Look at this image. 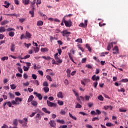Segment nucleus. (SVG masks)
Wrapping results in <instances>:
<instances>
[{
    "label": "nucleus",
    "instance_id": "nucleus-51",
    "mask_svg": "<svg viewBox=\"0 0 128 128\" xmlns=\"http://www.w3.org/2000/svg\"><path fill=\"white\" fill-rule=\"evenodd\" d=\"M8 21H7V20H4V22H1V24H2V26H4V24H8Z\"/></svg>",
    "mask_w": 128,
    "mask_h": 128
},
{
    "label": "nucleus",
    "instance_id": "nucleus-61",
    "mask_svg": "<svg viewBox=\"0 0 128 128\" xmlns=\"http://www.w3.org/2000/svg\"><path fill=\"white\" fill-rule=\"evenodd\" d=\"M91 114H92L93 116H96V112H94V110H92L90 112Z\"/></svg>",
    "mask_w": 128,
    "mask_h": 128
},
{
    "label": "nucleus",
    "instance_id": "nucleus-48",
    "mask_svg": "<svg viewBox=\"0 0 128 128\" xmlns=\"http://www.w3.org/2000/svg\"><path fill=\"white\" fill-rule=\"evenodd\" d=\"M122 82H128V78H124L120 80Z\"/></svg>",
    "mask_w": 128,
    "mask_h": 128
},
{
    "label": "nucleus",
    "instance_id": "nucleus-40",
    "mask_svg": "<svg viewBox=\"0 0 128 128\" xmlns=\"http://www.w3.org/2000/svg\"><path fill=\"white\" fill-rule=\"evenodd\" d=\"M76 108H82V105H80V104L77 103L76 106Z\"/></svg>",
    "mask_w": 128,
    "mask_h": 128
},
{
    "label": "nucleus",
    "instance_id": "nucleus-24",
    "mask_svg": "<svg viewBox=\"0 0 128 128\" xmlns=\"http://www.w3.org/2000/svg\"><path fill=\"white\" fill-rule=\"evenodd\" d=\"M18 119H14L13 120V124L14 126H18Z\"/></svg>",
    "mask_w": 128,
    "mask_h": 128
},
{
    "label": "nucleus",
    "instance_id": "nucleus-7",
    "mask_svg": "<svg viewBox=\"0 0 128 128\" xmlns=\"http://www.w3.org/2000/svg\"><path fill=\"white\" fill-rule=\"evenodd\" d=\"M92 80H96V82H98V80H100V76H96L95 74L92 77Z\"/></svg>",
    "mask_w": 128,
    "mask_h": 128
},
{
    "label": "nucleus",
    "instance_id": "nucleus-5",
    "mask_svg": "<svg viewBox=\"0 0 128 128\" xmlns=\"http://www.w3.org/2000/svg\"><path fill=\"white\" fill-rule=\"evenodd\" d=\"M49 124H50V126H52V128H56V122H54V120H50Z\"/></svg>",
    "mask_w": 128,
    "mask_h": 128
},
{
    "label": "nucleus",
    "instance_id": "nucleus-13",
    "mask_svg": "<svg viewBox=\"0 0 128 128\" xmlns=\"http://www.w3.org/2000/svg\"><path fill=\"white\" fill-rule=\"evenodd\" d=\"M31 104H32L33 106H35L36 108V106H38V102H36V100H33L31 102Z\"/></svg>",
    "mask_w": 128,
    "mask_h": 128
},
{
    "label": "nucleus",
    "instance_id": "nucleus-11",
    "mask_svg": "<svg viewBox=\"0 0 128 128\" xmlns=\"http://www.w3.org/2000/svg\"><path fill=\"white\" fill-rule=\"evenodd\" d=\"M24 38H32V34L28 32H26Z\"/></svg>",
    "mask_w": 128,
    "mask_h": 128
},
{
    "label": "nucleus",
    "instance_id": "nucleus-4",
    "mask_svg": "<svg viewBox=\"0 0 128 128\" xmlns=\"http://www.w3.org/2000/svg\"><path fill=\"white\" fill-rule=\"evenodd\" d=\"M34 94L36 98H38L40 100H42V94L34 92Z\"/></svg>",
    "mask_w": 128,
    "mask_h": 128
},
{
    "label": "nucleus",
    "instance_id": "nucleus-27",
    "mask_svg": "<svg viewBox=\"0 0 128 128\" xmlns=\"http://www.w3.org/2000/svg\"><path fill=\"white\" fill-rule=\"evenodd\" d=\"M7 106H9V108H14V106H12V102L8 101L7 102Z\"/></svg>",
    "mask_w": 128,
    "mask_h": 128
},
{
    "label": "nucleus",
    "instance_id": "nucleus-43",
    "mask_svg": "<svg viewBox=\"0 0 128 128\" xmlns=\"http://www.w3.org/2000/svg\"><path fill=\"white\" fill-rule=\"evenodd\" d=\"M98 81H96L95 82H94L93 83V86H94V88H96V86H98Z\"/></svg>",
    "mask_w": 128,
    "mask_h": 128
},
{
    "label": "nucleus",
    "instance_id": "nucleus-18",
    "mask_svg": "<svg viewBox=\"0 0 128 128\" xmlns=\"http://www.w3.org/2000/svg\"><path fill=\"white\" fill-rule=\"evenodd\" d=\"M4 8H8V6H10V3L8 2L5 1L4 2Z\"/></svg>",
    "mask_w": 128,
    "mask_h": 128
},
{
    "label": "nucleus",
    "instance_id": "nucleus-16",
    "mask_svg": "<svg viewBox=\"0 0 128 128\" xmlns=\"http://www.w3.org/2000/svg\"><path fill=\"white\" fill-rule=\"evenodd\" d=\"M32 100H34V96L31 95L29 96V98H28V102H32Z\"/></svg>",
    "mask_w": 128,
    "mask_h": 128
},
{
    "label": "nucleus",
    "instance_id": "nucleus-59",
    "mask_svg": "<svg viewBox=\"0 0 128 128\" xmlns=\"http://www.w3.org/2000/svg\"><path fill=\"white\" fill-rule=\"evenodd\" d=\"M118 92H126V90H124V88H121L120 89L118 90Z\"/></svg>",
    "mask_w": 128,
    "mask_h": 128
},
{
    "label": "nucleus",
    "instance_id": "nucleus-34",
    "mask_svg": "<svg viewBox=\"0 0 128 128\" xmlns=\"http://www.w3.org/2000/svg\"><path fill=\"white\" fill-rule=\"evenodd\" d=\"M24 46H26V48H28L30 46H32V44L30 43L29 44H26V43H24Z\"/></svg>",
    "mask_w": 128,
    "mask_h": 128
},
{
    "label": "nucleus",
    "instance_id": "nucleus-38",
    "mask_svg": "<svg viewBox=\"0 0 128 128\" xmlns=\"http://www.w3.org/2000/svg\"><path fill=\"white\" fill-rule=\"evenodd\" d=\"M46 78L47 80H49L50 82H52V77H50V76L47 75L46 76Z\"/></svg>",
    "mask_w": 128,
    "mask_h": 128
},
{
    "label": "nucleus",
    "instance_id": "nucleus-37",
    "mask_svg": "<svg viewBox=\"0 0 128 128\" xmlns=\"http://www.w3.org/2000/svg\"><path fill=\"white\" fill-rule=\"evenodd\" d=\"M11 90H16V86L14 85V84H10V85Z\"/></svg>",
    "mask_w": 128,
    "mask_h": 128
},
{
    "label": "nucleus",
    "instance_id": "nucleus-58",
    "mask_svg": "<svg viewBox=\"0 0 128 128\" xmlns=\"http://www.w3.org/2000/svg\"><path fill=\"white\" fill-rule=\"evenodd\" d=\"M23 122L24 123H26L28 122V118H23Z\"/></svg>",
    "mask_w": 128,
    "mask_h": 128
},
{
    "label": "nucleus",
    "instance_id": "nucleus-19",
    "mask_svg": "<svg viewBox=\"0 0 128 128\" xmlns=\"http://www.w3.org/2000/svg\"><path fill=\"white\" fill-rule=\"evenodd\" d=\"M44 22L42 20H38L37 22V26H43Z\"/></svg>",
    "mask_w": 128,
    "mask_h": 128
},
{
    "label": "nucleus",
    "instance_id": "nucleus-30",
    "mask_svg": "<svg viewBox=\"0 0 128 128\" xmlns=\"http://www.w3.org/2000/svg\"><path fill=\"white\" fill-rule=\"evenodd\" d=\"M8 60V56H4L1 58V60H2L3 62H4V60Z\"/></svg>",
    "mask_w": 128,
    "mask_h": 128
},
{
    "label": "nucleus",
    "instance_id": "nucleus-55",
    "mask_svg": "<svg viewBox=\"0 0 128 128\" xmlns=\"http://www.w3.org/2000/svg\"><path fill=\"white\" fill-rule=\"evenodd\" d=\"M90 98V96H88L87 95L85 96H84L86 100H89Z\"/></svg>",
    "mask_w": 128,
    "mask_h": 128
},
{
    "label": "nucleus",
    "instance_id": "nucleus-2",
    "mask_svg": "<svg viewBox=\"0 0 128 128\" xmlns=\"http://www.w3.org/2000/svg\"><path fill=\"white\" fill-rule=\"evenodd\" d=\"M47 105L48 106H50V108H56V104L50 102V101L47 100Z\"/></svg>",
    "mask_w": 128,
    "mask_h": 128
},
{
    "label": "nucleus",
    "instance_id": "nucleus-32",
    "mask_svg": "<svg viewBox=\"0 0 128 128\" xmlns=\"http://www.w3.org/2000/svg\"><path fill=\"white\" fill-rule=\"evenodd\" d=\"M34 112H36V114H42V111H40V109L38 108H36V110H34Z\"/></svg>",
    "mask_w": 128,
    "mask_h": 128
},
{
    "label": "nucleus",
    "instance_id": "nucleus-29",
    "mask_svg": "<svg viewBox=\"0 0 128 128\" xmlns=\"http://www.w3.org/2000/svg\"><path fill=\"white\" fill-rule=\"evenodd\" d=\"M6 32V28L4 27L0 28V32Z\"/></svg>",
    "mask_w": 128,
    "mask_h": 128
},
{
    "label": "nucleus",
    "instance_id": "nucleus-1",
    "mask_svg": "<svg viewBox=\"0 0 128 128\" xmlns=\"http://www.w3.org/2000/svg\"><path fill=\"white\" fill-rule=\"evenodd\" d=\"M62 22H64L66 26H67L68 28H70V26H72V22L71 20H66L64 18L62 20Z\"/></svg>",
    "mask_w": 128,
    "mask_h": 128
},
{
    "label": "nucleus",
    "instance_id": "nucleus-49",
    "mask_svg": "<svg viewBox=\"0 0 128 128\" xmlns=\"http://www.w3.org/2000/svg\"><path fill=\"white\" fill-rule=\"evenodd\" d=\"M98 100H104V97H102V95H100V96H98Z\"/></svg>",
    "mask_w": 128,
    "mask_h": 128
},
{
    "label": "nucleus",
    "instance_id": "nucleus-6",
    "mask_svg": "<svg viewBox=\"0 0 128 128\" xmlns=\"http://www.w3.org/2000/svg\"><path fill=\"white\" fill-rule=\"evenodd\" d=\"M113 54H118V46H115L113 48Z\"/></svg>",
    "mask_w": 128,
    "mask_h": 128
},
{
    "label": "nucleus",
    "instance_id": "nucleus-39",
    "mask_svg": "<svg viewBox=\"0 0 128 128\" xmlns=\"http://www.w3.org/2000/svg\"><path fill=\"white\" fill-rule=\"evenodd\" d=\"M87 106H88V108H91L92 106H94V103L92 102H88L87 104Z\"/></svg>",
    "mask_w": 128,
    "mask_h": 128
},
{
    "label": "nucleus",
    "instance_id": "nucleus-53",
    "mask_svg": "<svg viewBox=\"0 0 128 128\" xmlns=\"http://www.w3.org/2000/svg\"><path fill=\"white\" fill-rule=\"evenodd\" d=\"M34 52L35 54L36 52H38L40 51V48L38 47L34 49Z\"/></svg>",
    "mask_w": 128,
    "mask_h": 128
},
{
    "label": "nucleus",
    "instance_id": "nucleus-46",
    "mask_svg": "<svg viewBox=\"0 0 128 128\" xmlns=\"http://www.w3.org/2000/svg\"><path fill=\"white\" fill-rule=\"evenodd\" d=\"M24 4H28L30 2V0H24L23 2Z\"/></svg>",
    "mask_w": 128,
    "mask_h": 128
},
{
    "label": "nucleus",
    "instance_id": "nucleus-17",
    "mask_svg": "<svg viewBox=\"0 0 128 128\" xmlns=\"http://www.w3.org/2000/svg\"><path fill=\"white\" fill-rule=\"evenodd\" d=\"M55 59L56 60L57 62H58V64H62V60L58 58V57L55 58Z\"/></svg>",
    "mask_w": 128,
    "mask_h": 128
},
{
    "label": "nucleus",
    "instance_id": "nucleus-14",
    "mask_svg": "<svg viewBox=\"0 0 128 128\" xmlns=\"http://www.w3.org/2000/svg\"><path fill=\"white\" fill-rule=\"evenodd\" d=\"M42 110L45 112V114H50V112L48 110V109L46 108H42Z\"/></svg>",
    "mask_w": 128,
    "mask_h": 128
},
{
    "label": "nucleus",
    "instance_id": "nucleus-50",
    "mask_svg": "<svg viewBox=\"0 0 128 128\" xmlns=\"http://www.w3.org/2000/svg\"><path fill=\"white\" fill-rule=\"evenodd\" d=\"M6 30L8 32H12V30H16L12 28H9L8 29H6Z\"/></svg>",
    "mask_w": 128,
    "mask_h": 128
},
{
    "label": "nucleus",
    "instance_id": "nucleus-36",
    "mask_svg": "<svg viewBox=\"0 0 128 128\" xmlns=\"http://www.w3.org/2000/svg\"><path fill=\"white\" fill-rule=\"evenodd\" d=\"M15 48H14V44H12L11 46H10V50L11 52H14V50H15Z\"/></svg>",
    "mask_w": 128,
    "mask_h": 128
},
{
    "label": "nucleus",
    "instance_id": "nucleus-52",
    "mask_svg": "<svg viewBox=\"0 0 128 128\" xmlns=\"http://www.w3.org/2000/svg\"><path fill=\"white\" fill-rule=\"evenodd\" d=\"M22 84L24 86H28L30 85V83L28 82H27L26 83H23Z\"/></svg>",
    "mask_w": 128,
    "mask_h": 128
},
{
    "label": "nucleus",
    "instance_id": "nucleus-20",
    "mask_svg": "<svg viewBox=\"0 0 128 128\" xmlns=\"http://www.w3.org/2000/svg\"><path fill=\"white\" fill-rule=\"evenodd\" d=\"M44 92H50V88L48 86H45L43 88Z\"/></svg>",
    "mask_w": 128,
    "mask_h": 128
},
{
    "label": "nucleus",
    "instance_id": "nucleus-22",
    "mask_svg": "<svg viewBox=\"0 0 128 128\" xmlns=\"http://www.w3.org/2000/svg\"><path fill=\"white\" fill-rule=\"evenodd\" d=\"M112 42H111L110 44H109L107 47L108 50H110L112 48Z\"/></svg>",
    "mask_w": 128,
    "mask_h": 128
},
{
    "label": "nucleus",
    "instance_id": "nucleus-15",
    "mask_svg": "<svg viewBox=\"0 0 128 128\" xmlns=\"http://www.w3.org/2000/svg\"><path fill=\"white\" fill-rule=\"evenodd\" d=\"M40 51L42 52H48V49L46 48H42Z\"/></svg>",
    "mask_w": 128,
    "mask_h": 128
},
{
    "label": "nucleus",
    "instance_id": "nucleus-45",
    "mask_svg": "<svg viewBox=\"0 0 128 128\" xmlns=\"http://www.w3.org/2000/svg\"><path fill=\"white\" fill-rule=\"evenodd\" d=\"M43 86H48V83L47 82H43Z\"/></svg>",
    "mask_w": 128,
    "mask_h": 128
},
{
    "label": "nucleus",
    "instance_id": "nucleus-33",
    "mask_svg": "<svg viewBox=\"0 0 128 128\" xmlns=\"http://www.w3.org/2000/svg\"><path fill=\"white\" fill-rule=\"evenodd\" d=\"M69 116L70 118H72V120H76V117L74 116H72V114L70 112H69Z\"/></svg>",
    "mask_w": 128,
    "mask_h": 128
},
{
    "label": "nucleus",
    "instance_id": "nucleus-63",
    "mask_svg": "<svg viewBox=\"0 0 128 128\" xmlns=\"http://www.w3.org/2000/svg\"><path fill=\"white\" fill-rule=\"evenodd\" d=\"M32 78L34 80H36V75L34 74H32Z\"/></svg>",
    "mask_w": 128,
    "mask_h": 128
},
{
    "label": "nucleus",
    "instance_id": "nucleus-3",
    "mask_svg": "<svg viewBox=\"0 0 128 128\" xmlns=\"http://www.w3.org/2000/svg\"><path fill=\"white\" fill-rule=\"evenodd\" d=\"M61 34H62L63 36H68L70 34V32H68L66 30H64L62 32H61Z\"/></svg>",
    "mask_w": 128,
    "mask_h": 128
},
{
    "label": "nucleus",
    "instance_id": "nucleus-56",
    "mask_svg": "<svg viewBox=\"0 0 128 128\" xmlns=\"http://www.w3.org/2000/svg\"><path fill=\"white\" fill-rule=\"evenodd\" d=\"M30 55L27 54L26 56H24L23 58H24V60H26V58H30Z\"/></svg>",
    "mask_w": 128,
    "mask_h": 128
},
{
    "label": "nucleus",
    "instance_id": "nucleus-64",
    "mask_svg": "<svg viewBox=\"0 0 128 128\" xmlns=\"http://www.w3.org/2000/svg\"><path fill=\"white\" fill-rule=\"evenodd\" d=\"M2 128H8V126L6 124H3V126H2Z\"/></svg>",
    "mask_w": 128,
    "mask_h": 128
},
{
    "label": "nucleus",
    "instance_id": "nucleus-54",
    "mask_svg": "<svg viewBox=\"0 0 128 128\" xmlns=\"http://www.w3.org/2000/svg\"><path fill=\"white\" fill-rule=\"evenodd\" d=\"M26 20V18H21L19 19V22H24Z\"/></svg>",
    "mask_w": 128,
    "mask_h": 128
},
{
    "label": "nucleus",
    "instance_id": "nucleus-44",
    "mask_svg": "<svg viewBox=\"0 0 128 128\" xmlns=\"http://www.w3.org/2000/svg\"><path fill=\"white\" fill-rule=\"evenodd\" d=\"M58 104H59V106H64V102L62 101H58Z\"/></svg>",
    "mask_w": 128,
    "mask_h": 128
},
{
    "label": "nucleus",
    "instance_id": "nucleus-25",
    "mask_svg": "<svg viewBox=\"0 0 128 128\" xmlns=\"http://www.w3.org/2000/svg\"><path fill=\"white\" fill-rule=\"evenodd\" d=\"M8 36H11V38H12V36H14V32H8Z\"/></svg>",
    "mask_w": 128,
    "mask_h": 128
},
{
    "label": "nucleus",
    "instance_id": "nucleus-21",
    "mask_svg": "<svg viewBox=\"0 0 128 128\" xmlns=\"http://www.w3.org/2000/svg\"><path fill=\"white\" fill-rule=\"evenodd\" d=\"M10 98L12 100L13 98H14V94H12V92H10L8 93Z\"/></svg>",
    "mask_w": 128,
    "mask_h": 128
},
{
    "label": "nucleus",
    "instance_id": "nucleus-23",
    "mask_svg": "<svg viewBox=\"0 0 128 128\" xmlns=\"http://www.w3.org/2000/svg\"><path fill=\"white\" fill-rule=\"evenodd\" d=\"M86 48H88V52H92V48H90V44H86Z\"/></svg>",
    "mask_w": 128,
    "mask_h": 128
},
{
    "label": "nucleus",
    "instance_id": "nucleus-9",
    "mask_svg": "<svg viewBox=\"0 0 128 128\" xmlns=\"http://www.w3.org/2000/svg\"><path fill=\"white\" fill-rule=\"evenodd\" d=\"M32 10H30L29 12L30 14H31V17L34 18V6H32Z\"/></svg>",
    "mask_w": 128,
    "mask_h": 128
},
{
    "label": "nucleus",
    "instance_id": "nucleus-10",
    "mask_svg": "<svg viewBox=\"0 0 128 128\" xmlns=\"http://www.w3.org/2000/svg\"><path fill=\"white\" fill-rule=\"evenodd\" d=\"M42 114H44V113H38L36 116L35 118H38V120H42V116H42Z\"/></svg>",
    "mask_w": 128,
    "mask_h": 128
},
{
    "label": "nucleus",
    "instance_id": "nucleus-41",
    "mask_svg": "<svg viewBox=\"0 0 128 128\" xmlns=\"http://www.w3.org/2000/svg\"><path fill=\"white\" fill-rule=\"evenodd\" d=\"M11 104H13V106H16V104H18L16 101L15 100H12L11 102Z\"/></svg>",
    "mask_w": 128,
    "mask_h": 128
},
{
    "label": "nucleus",
    "instance_id": "nucleus-42",
    "mask_svg": "<svg viewBox=\"0 0 128 128\" xmlns=\"http://www.w3.org/2000/svg\"><path fill=\"white\" fill-rule=\"evenodd\" d=\"M30 68H28V67L26 66H23V70L24 72H28V70Z\"/></svg>",
    "mask_w": 128,
    "mask_h": 128
},
{
    "label": "nucleus",
    "instance_id": "nucleus-26",
    "mask_svg": "<svg viewBox=\"0 0 128 128\" xmlns=\"http://www.w3.org/2000/svg\"><path fill=\"white\" fill-rule=\"evenodd\" d=\"M119 112H126V109H124V108H120Z\"/></svg>",
    "mask_w": 128,
    "mask_h": 128
},
{
    "label": "nucleus",
    "instance_id": "nucleus-60",
    "mask_svg": "<svg viewBox=\"0 0 128 128\" xmlns=\"http://www.w3.org/2000/svg\"><path fill=\"white\" fill-rule=\"evenodd\" d=\"M80 26H81L82 28H86V25L84 24L83 22L80 23V24L79 25Z\"/></svg>",
    "mask_w": 128,
    "mask_h": 128
},
{
    "label": "nucleus",
    "instance_id": "nucleus-31",
    "mask_svg": "<svg viewBox=\"0 0 128 128\" xmlns=\"http://www.w3.org/2000/svg\"><path fill=\"white\" fill-rule=\"evenodd\" d=\"M68 56L70 60L72 62H74V64H76V62H74V59H72V54L70 53L68 54Z\"/></svg>",
    "mask_w": 128,
    "mask_h": 128
},
{
    "label": "nucleus",
    "instance_id": "nucleus-12",
    "mask_svg": "<svg viewBox=\"0 0 128 128\" xmlns=\"http://www.w3.org/2000/svg\"><path fill=\"white\" fill-rule=\"evenodd\" d=\"M58 98H64V96L62 95V92H60L57 94Z\"/></svg>",
    "mask_w": 128,
    "mask_h": 128
},
{
    "label": "nucleus",
    "instance_id": "nucleus-35",
    "mask_svg": "<svg viewBox=\"0 0 128 128\" xmlns=\"http://www.w3.org/2000/svg\"><path fill=\"white\" fill-rule=\"evenodd\" d=\"M76 42H80V44H82V38H78L75 40Z\"/></svg>",
    "mask_w": 128,
    "mask_h": 128
},
{
    "label": "nucleus",
    "instance_id": "nucleus-28",
    "mask_svg": "<svg viewBox=\"0 0 128 128\" xmlns=\"http://www.w3.org/2000/svg\"><path fill=\"white\" fill-rule=\"evenodd\" d=\"M56 122L62 124H64V120H56Z\"/></svg>",
    "mask_w": 128,
    "mask_h": 128
},
{
    "label": "nucleus",
    "instance_id": "nucleus-47",
    "mask_svg": "<svg viewBox=\"0 0 128 128\" xmlns=\"http://www.w3.org/2000/svg\"><path fill=\"white\" fill-rule=\"evenodd\" d=\"M72 92H74V96H76V98H78V94L77 93L76 91L72 90Z\"/></svg>",
    "mask_w": 128,
    "mask_h": 128
},
{
    "label": "nucleus",
    "instance_id": "nucleus-57",
    "mask_svg": "<svg viewBox=\"0 0 128 128\" xmlns=\"http://www.w3.org/2000/svg\"><path fill=\"white\" fill-rule=\"evenodd\" d=\"M52 64H58V63L56 62V60H54V59H52Z\"/></svg>",
    "mask_w": 128,
    "mask_h": 128
},
{
    "label": "nucleus",
    "instance_id": "nucleus-8",
    "mask_svg": "<svg viewBox=\"0 0 128 128\" xmlns=\"http://www.w3.org/2000/svg\"><path fill=\"white\" fill-rule=\"evenodd\" d=\"M15 100H16L17 104H20V102H22V98L16 97L15 98Z\"/></svg>",
    "mask_w": 128,
    "mask_h": 128
},
{
    "label": "nucleus",
    "instance_id": "nucleus-62",
    "mask_svg": "<svg viewBox=\"0 0 128 128\" xmlns=\"http://www.w3.org/2000/svg\"><path fill=\"white\" fill-rule=\"evenodd\" d=\"M23 76H24V78H25V80H26V78H28V74H26V73L24 74Z\"/></svg>",
    "mask_w": 128,
    "mask_h": 128
}]
</instances>
